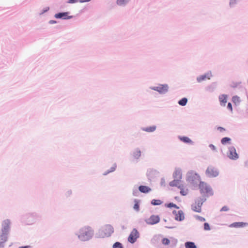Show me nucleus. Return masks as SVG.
<instances>
[{"label": "nucleus", "instance_id": "1", "mask_svg": "<svg viewBox=\"0 0 248 248\" xmlns=\"http://www.w3.org/2000/svg\"><path fill=\"white\" fill-rule=\"evenodd\" d=\"M93 231L90 227L81 228L77 234L78 238L81 241H87L93 236Z\"/></svg>", "mask_w": 248, "mask_h": 248}, {"label": "nucleus", "instance_id": "2", "mask_svg": "<svg viewBox=\"0 0 248 248\" xmlns=\"http://www.w3.org/2000/svg\"><path fill=\"white\" fill-rule=\"evenodd\" d=\"M201 193L204 197H208L213 195V192L211 187L205 183L201 182L199 185Z\"/></svg>", "mask_w": 248, "mask_h": 248}, {"label": "nucleus", "instance_id": "3", "mask_svg": "<svg viewBox=\"0 0 248 248\" xmlns=\"http://www.w3.org/2000/svg\"><path fill=\"white\" fill-rule=\"evenodd\" d=\"M113 228L110 225L105 226L100 232V236L101 237H107L110 236L113 232Z\"/></svg>", "mask_w": 248, "mask_h": 248}, {"label": "nucleus", "instance_id": "4", "mask_svg": "<svg viewBox=\"0 0 248 248\" xmlns=\"http://www.w3.org/2000/svg\"><path fill=\"white\" fill-rule=\"evenodd\" d=\"M205 200V199H197L195 201V202L192 204L191 206L192 209L196 212L200 213L201 212V207L202 206L203 202Z\"/></svg>", "mask_w": 248, "mask_h": 248}, {"label": "nucleus", "instance_id": "5", "mask_svg": "<svg viewBox=\"0 0 248 248\" xmlns=\"http://www.w3.org/2000/svg\"><path fill=\"white\" fill-rule=\"evenodd\" d=\"M139 237V233L136 229H133L128 238V241L131 243H134Z\"/></svg>", "mask_w": 248, "mask_h": 248}, {"label": "nucleus", "instance_id": "6", "mask_svg": "<svg viewBox=\"0 0 248 248\" xmlns=\"http://www.w3.org/2000/svg\"><path fill=\"white\" fill-rule=\"evenodd\" d=\"M228 156L231 159L236 160L238 158V155L236 152V150L234 147H231L229 149Z\"/></svg>", "mask_w": 248, "mask_h": 248}, {"label": "nucleus", "instance_id": "7", "mask_svg": "<svg viewBox=\"0 0 248 248\" xmlns=\"http://www.w3.org/2000/svg\"><path fill=\"white\" fill-rule=\"evenodd\" d=\"M160 221V218L158 216L152 215L149 218L145 220V222L150 225H154Z\"/></svg>", "mask_w": 248, "mask_h": 248}, {"label": "nucleus", "instance_id": "8", "mask_svg": "<svg viewBox=\"0 0 248 248\" xmlns=\"http://www.w3.org/2000/svg\"><path fill=\"white\" fill-rule=\"evenodd\" d=\"M206 174L210 177H216L218 175V172L216 169L213 167H209L206 170Z\"/></svg>", "mask_w": 248, "mask_h": 248}, {"label": "nucleus", "instance_id": "9", "mask_svg": "<svg viewBox=\"0 0 248 248\" xmlns=\"http://www.w3.org/2000/svg\"><path fill=\"white\" fill-rule=\"evenodd\" d=\"M152 89L160 93H164L168 91V86L167 85H160L157 87L152 88Z\"/></svg>", "mask_w": 248, "mask_h": 248}, {"label": "nucleus", "instance_id": "10", "mask_svg": "<svg viewBox=\"0 0 248 248\" xmlns=\"http://www.w3.org/2000/svg\"><path fill=\"white\" fill-rule=\"evenodd\" d=\"M173 214L175 215V219L178 221H182L185 218V216L182 211H174Z\"/></svg>", "mask_w": 248, "mask_h": 248}, {"label": "nucleus", "instance_id": "11", "mask_svg": "<svg viewBox=\"0 0 248 248\" xmlns=\"http://www.w3.org/2000/svg\"><path fill=\"white\" fill-rule=\"evenodd\" d=\"M248 223L247 222H234L230 225V227L232 228H244L247 226Z\"/></svg>", "mask_w": 248, "mask_h": 248}, {"label": "nucleus", "instance_id": "12", "mask_svg": "<svg viewBox=\"0 0 248 248\" xmlns=\"http://www.w3.org/2000/svg\"><path fill=\"white\" fill-rule=\"evenodd\" d=\"M211 76L212 75L211 73H207L203 75L199 76L197 78V80L198 82H201L206 79H210Z\"/></svg>", "mask_w": 248, "mask_h": 248}, {"label": "nucleus", "instance_id": "13", "mask_svg": "<svg viewBox=\"0 0 248 248\" xmlns=\"http://www.w3.org/2000/svg\"><path fill=\"white\" fill-rule=\"evenodd\" d=\"M10 221L9 220L7 219L3 221L2 223V232L7 233L8 230L9 228Z\"/></svg>", "mask_w": 248, "mask_h": 248}, {"label": "nucleus", "instance_id": "14", "mask_svg": "<svg viewBox=\"0 0 248 248\" xmlns=\"http://www.w3.org/2000/svg\"><path fill=\"white\" fill-rule=\"evenodd\" d=\"M179 188L181 190L180 193L182 195L185 196L188 193V189L182 184L181 185H179Z\"/></svg>", "mask_w": 248, "mask_h": 248}, {"label": "nucleus", "instance_id": "15", "mask_svg": "<svg viewBox=\"0 0 248 248\" xmlns=\"http://www.w3.org/2000/svg\"><path fill=\"white\" fill-rule=\"evenodd\" d=\"M139 189L141 192L144 193H148L151 190V189L149 187L145 186H140L139 187Z\"/></svg>", "mask_w": 248, "mask_h": 248}, {"label": "nucleus", "instance_id": "16", "mask_svg": "<svg viewBox=\"0 0 248 248\" xmlns=\"http://www.w3.org/2000/svg\"><path fill=\"white\" fill-rule=\"evenodd\" d=\"M227 96L225 94H222L219 96V100L220 102L221 105L225 106V104L227 102Z\"/></svg>", "mask_w": 248, "mask_h": 248}, {"label": "nucleus", "instance_id": "17", "mask_svg": "<svg viewBox=\"0 0 248 248\" xmlns=\"http://www.w3.org/2000/svg\"><path fill=\"white\" fill-rule=\"evenodd\" d=\"M68 13H60L58 14H56L55 15V17L57 18H63L66 19V16H67Z\"/></svg>", "mask_w": 248, "mask_h": 248}, {"label": "nucleus", "instance_id": "18", "mask_svg": "<svg viewBox=\"0 0 248 248\" xmlns=\"http://www.w3.org/2000/svg\"><path fill=\"white\" fill-rule=\"evenodd\" d=\"M179 139L182 141H183L185 143H189V144L193 143L192 141L187 137H185V136L180 137Z\"/></svg>", "mask_w": 248, "mask_h": 248}, {"label": "nucleus", "instance_id": "19", "mask_svg": "<svg viewBox=\"0 0 248 248\" xmlns=\"http://www.w3.org/2000/svg\"><path fill=\"white\" fill-rule=\"evenodd\" d=\"M182 184L179 180H174L170 183V185L171 186H177L179 188V185Z\"/></svg>", "mask_w": 248, "mask_h": 248}, {"label": "nucleus", "instance_id": "20", "mask_svg": "<svg viewBox=\"0 0 248 248\" xmlns=\"http://www.w3.org/2000/svg\"><path fill=\"white\" fill-rule=\"evenodd\" d=\"M7 237L6 233L3 232L2 234L0 235V243H3L7 241Z\"/></svg>", "mask_w": 248, "mask_h": 248}, {"label": "nucleus", "instance_id": "21", "mask_svg": "<svg viewBox=\"0 0 248 248\" xmlns=\"http://www.w3.org/2000/svg\"><path fill=\"white\" fill-rule=\"evenodd\" d=\"M186 248H197L194 243L192 242H187L185 243Z\"/></svg>", "mask_w": 248, "mask_h": 248}, {"label": "nucleus", "instance_id": "22", "mask_svg": "<svg viewBox=\"0 0 248 248\" xmlns=\"http://www.w3.org/2000/svg\"><path fill=\"white\" fill-rule=\"evenodd\" d=\"M156 129L155 126H152L146 128H143V130L148 132H152L154 131Z\"/></svg>", "mask_w": 248, "mask_h": 248}, {"label": "nucleus", "instance_id": "23", "mask_svg": "<svg viewBox=\"0 0 248 248\" xmlns=\"http://www.w3.org/2000/svg\"><path fill=\"white\" fill-rule=\"evenodd\" d=\"M91 0H69L68 1V3H74L77 2L83 3L86 2H89Z\"/></svg>", "mask_w": 248, "mask_h": 248}, {"label": "nucleus", "instance_id": "24", "mask_svg": "<svg viewBox=\"0 0 248 248\" xmlns=\"http://www.w3.org/2000/svg\"><path fill=\"white\" fill-rule=\"evenodd\" d=\"M232 101L235 104V105H238L240 103V98L239 96H234L232 98Z\"/></svg>", "mask_w": 248, "mask_h": 248}, {"label": "nucleus", "instance_id": "25", "mask_svg": "<svg viewBox=\"0 0 248 248\" xmlns=\"http://www.w3.org/2000/svg\"><path fill=\"white\" fill-rule=\"evenodd\" d=\"M173 176L175 178L181 179L182 178L181 171L176 170L173 174Z\"/></svg>", "mask_w": 248, "mask_h": 248}, {"label": "nucleus", "instance_id": "26", "mask_svg": "<svg viewBox=\"0 0 248 248\" xmlns=\"http://www.w3.org/2000/svg\"><path fill=\"white\" fill-rule=\"evenodd\" d=\"M187 102V99L186 98H183L179 101L178 104L182 106H185Z\"/></svg>", "mask_w": 248, "mask_h": 248}, {"label": "nucleus", "instance_id": "27", "mask_svg": "<svg viewBox=\"0 0 248 248\" xmlns=\"http://www.w3.org/2000/svg\"><path fill=\"white\" fill-rule=\"evenodd\" d=\"M141 155L140 151L139 150H136L133 153V156L135 158H139Z\"/></svg>", "mask_w": 248, "mask_h": 248}, {"label": "nucleus", "instance_id": "28", "mask_svg": "<svg viewBox=\"0 0 248 248\" xmlns=\"http://www.w3.org/2000/svg\"><path fill=\"white\" fill-rule=\"evenodd\" d=\"M231 139L228 137H225L222 139L221 142L222 144H225L227 143H229L231 141Z\"/></svg>", "mask_w": 248, "mask_h": 248}, {"label": "nucleus", "instance_id": "29", "mask_svg": "<svg viewBox=\"0 0 248 248\" xmlns=\"http://www.w3.org/2000/svg\"><path fill=\"white\" fill-rule=\"evenodd\" d=\"M129 0H117V4L119 5L122 6L126 4Z\"/></svg>", "mask_w": 248, "mask_h": 248}, {"label": "nucleus", "instance_id": "30", "mask_svg": "<svg viewBox=\"0 0 248 248\" xmlns=\"http://www.w3.org/2000/svg\"><path fill=\"white\" fill-rule=\"evenodd\" d=\"M152 204L155 205H158L161 204L162 202L159 200H153L151 202Z\"/></svg>", "mask_w": 248, "mask_h": 248}, {"label": "nucleus", "instance_id": "31", "mask_svg": "<svg viewBox=\"0 0 248 248\" xmlns=\"http://www.w3.org/2000/svg\"><path fill=\"white\" fill-rule=\"evenodd\" d=\"M134 202H135V204H134L133 208L135 210L139 211V208H140L139 202L137 200H135Z\"/></svg>", "mask_w": 248, "mask_h": 248}, {"label": "nucleus", "instance_id": "32", "mask_svg": "<svg viewBox=\"0 0 248 248\" xmlns=\"http://www.w3.org/2000/svg\"><path fill=\"white\" fill-rule=\"evenodd\" d=\"M113 248H123V246L121 243L116 242L113 244Z\"/></svg>", "mask_w": 248, "mask_h": 248}, {"label": "nucleus", "instance_id": "33", "mask_svg": "<svg viewBox=\"0 0 248 248\" xmlns=\"http://www.w3.org/2000/svg\"><path fill=\"white\" fill-rule=\"evenodd\" d=\"M162 243L164 244V245H168L169 244L170 241V240L168 239V238H163L162 239Z\"/></svg>", "mask_w": 248, "mask_h": 248}, {"label": "nucleus", "instance_id": "34", "mask_svg": "<svg viewBox=\"0 0 248 248\" xmlns=\"http://www.w3.org/2000/svg\"><path fill=\"white\" fill-rule=\"evenodd\" d=\"M204 229L205 231H209L210 230V227L208 223H205L204 224Z\"/></svg>", "mask_w": 248, "mask_h": 248}, {"label": "nucleus", "instance_id": "35", "mask_svg": "<svg viewBox=\"0 0 248 248\" xmlns=\"http://www.w3.org/2000/svg\"><path fill=\"white\" fill-rule=\"evenodd\" d=\"M167 206L168 207H174V208H176L177 209L179 208V207L175 204H174L173 203H169L167 205Z\"/></svg>", "mask_w": 248, "mask_h": 248}, {"label": "nucleus", "instance_id": "36", "mask_svg": "<svg viewBox=\"0 0 248 248\" xmlns=\"http://www.w3.org/2000/svg\"><path fill=\"white\" fill-rule=\"evenodd\" d=\"M228 210H229V208L226 206H223L221 209V211H227Z\"/></svg>", "mask_w": 248, "mask_h": 248}, {"label": "nucleus", "instance_id": "37", "mask_svg": "<svg viewBox=\"0 0 248 248\" xmlns=\"http://www.w3.org/2000/svg\"><path fill=\"white\" fill-rule=\"evenodd\" d=\"M227 108L231 110V111L232 110V106L231 103H229L228 104Z\"/></svg>", "mask_w": 248, "mask_h": 248}, {"label": "nucleus", "instance_id": "38", "mask_svg": "<svg viewBox=\"0 0 248 248\" xmlns=\"http://www.w3.org/2000/svg\"><path fill=\"white\" fill-rule=\"evenodd\" d=\"M198 219H199L200 221H205V219L204 217H199V216H198Z\"/></svg>", "mask_w": 248, "mask_h": 248}, {"label": "nucleus", "instance_id": "39", "mask_svg": "<svg viewBox=\"0 0 248 248\" xmlns=\"http://www.w3.org/2000/svg\"><path fill=\"white\" fill-rule=\"evenodd\" d=\"M217 129L219 130L220 132H223L225 131V129L222 127H218Z\"/></svg>", "mask_w": 248, "mask_h": 248}, {"label": "nucleus", "instance_id": "40", "mask_svg": "<svg viewBox=\"0 0 248 248\" xmlns=\"http://www.w3.org/2000/svg\"><path fill=\"white\" fill-rule=\"evenodd\" d=\"M210 148H211V149L212 150H213L215 151V150H216V147H215L214 145H213V144H211V145H210Z\"/></svg>", "mask_w": 248, "mask_h": 248}, {"label": "nucleus", "instance_id": "41", "mask_svg": "<svg viewBox=\"0 0 248 248\" xmlns=\"http://www.w3.org/2000/svg\"><path fill=\"white\" fill-rule=\"evenodd\" d=\"M18 248H31L30 246L19 247Z\"/></svg>", "mask_w": 248, "mask_h": 248}, {"label": "nucleus", "instance_id": "42", "mask_svg": "<svg viewBox=\"0 0 248 248\" xmlns=\"http://www.w3.org/2000/svg\"><path fill=\"white\" fill-rule=\"evenodd\" d=\"M50 23H51V24H53V23H56V21H54V20H51L50 21Z\"/></svg>", "mask_w": 248, "mask_h": 248}, {"label": "nucleus", "instance_id": "43", "mask_svg": "<svg viewBox=\"0 0 248 248\" xmlns=\"http://www.w3.org/2000/svg\"><path fill=\"white\" fill-rule=\"evenodd\" d=\"M233 87H235L236 86V85H232V86Z\"/></svg>", "mask_w": 248, "mask_h": 248}, {"label": "nucleus", "instance_id": "44", "mask_svg": "<svg viewBox=\"0 0 248 248\" xmlns=\"http://www.w3.org/2000/svg\"><path fill=\"white\" fill-rule=\"evenodd\" d=\"M115 168H116V166H115V167L113 168V169H114V170H115Z\"/></svg>", "mask_w": 248, "mask_h": 248}, {"label": "nucleus", "instance_id": "45", "mask_svg": "<svg viewBox=\"0 0 248 248\" xmlns=\"http://www.w3.org/2000/svg\"><path fill=\"white\" fill-rule=\"evenodd\" d=\"M1 243H0V247L1 246Z\"/></svg>", "mask_w": 248, "mask_h": 248}]
</instances>
